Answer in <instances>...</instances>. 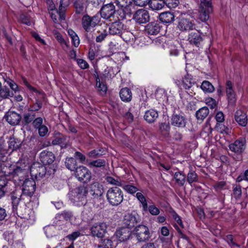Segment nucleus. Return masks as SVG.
I'll return each mask as SVG.
<instances>
[{"label":"nucleus","instance_id":"7","mask_svg":"<svg viewBox=\"0 0 248 248\" xmlns=\"http://www.w3.org/2000/svg\"><path fill=\"white\" fill-rule=\"evenodd\" d=\"M108 225L104 222H98L92 225L90 229L93 236L97 238L103 237L107 232Z\"/></svg>","mask_w":248,"mask_h":248},{"label":"nucleus","instance_id":"35","mask_svg":"<svg viewBox=\"0 0 248 248\" xmlns=\"http://www.w3.org/2000/svg\"><path fill=\"white\" fill-rule=\"evenodd\" d=\"M106 161L104 159H98L95 160H93L90 162L88 164V166L90 167H97L100 168L104 167L106 165Z\"/></svg>","mask_w":248,"mask_h":248},{"label":"nucleus","instance_id":"27","mask_svg":"<svg viewBox=\"0 0 248 248\" xmlns=\"http://www.w3.org/2000/svg\"><path fill=\"white\" fill-rule=\"evenodd\" d=\"M120 97L123 101L129 102L132 99V93L129 88H124L120 91Z\"/></svg>","mask_w":248,"mask_h":248},{"label":"nucleus","instance_id":"42","mask_svg":"<svg viewBox=\"0 0 248 248\" xmlns=\"http://www.w3.org/2000/svg\"><path fill=\"white\" fill-rule=\"evenodd\" d=\"M136 197L141 203L143 210L146 211L148 208V205L145 197L140 192H138L136 194Z\"/></svg>","mask_w":248,"mask_h":248},{"label":"nucleus","instance_id":"52","mask_svg":"<svg viewBox=\"0 0 248 248\" xmlns=\"http://www.w3.org/2000/svg\"><path fill=\"white\" fill-rule=\"evenodd\" d=\"M150 213L153 216H157L160 213V210L155 204H152L148 207Z\"/></svg>","mask_w":248,"mask_h":248},{"label":"nucleus","instance_id":"34","mask_svg":"<svg viewBox=\"0 0 248 248\" xmlns=\"http://www.w3.org/2000/svg\"><path fill=\"white\" fill-rule=\"evenodd\" d=\"M13 95V93L10 92L9 89L7 87L4 86L3 87L0 89V99H7L10 97H12Z\"/></svg>","mask_w":248,"mask_h":248},{"label":"nucleus","instance_id":"24","mask_svg":"<svg viewBox=\"0 0 248 248\" xmlns=\"http://www.w3.org/2000/svg\"><path fill=\"white\" fill-rule=\"evenodd\" d=\"M235 119L237 123L242 126H245L248 122L246 114L241 110H237L235 114Z\"/></svg>","mask_w":248,"mask_h":248},{"label":"nucleus","instance_id":"53","mask_svg":"<svg viewBox=\"0 0 248 248\" xmlns=\"http://www.w3.org/2000/svg\"><path fill=\"white\" fill-rule=\"evenodd\" d=\"M19 19L21 23L27 26H31L32 23L30 18L25 15H21Z\"/></svg>","mask_w":248,"mask_h":248},{"label":"nucleus","instance_id":"57","mask_svg":"<svg viewBox=\"0 0 248 248\" xmlns=\"http://www.w3.org/2000/svg\"><path fill=\"white\" fill-rule=\"evenodd\" d=\"M106 180L108 183L111 185H115L116 186H122V184L121 182L118 181L117 179H115L112 177H107Z\"/></svg>","mask_w":248,"mask_h":248},{"label":"nucleus","instance_id":"38","mask_svg":"<svg viewBox=\"0 0 248 248\" xmlns=\"http://www.w3.org/2000/svg\"><path fill=\"white\" fill-rule=\"evenodd\" d=\"M201 89L205 92L212 93L215 88L213 85L208 81H203L201 85Z\"/></svg>","mask_w":248,"mask_h":248},{"label":"nucleus","instance_id":"63","mask_svg":"<svg viewBox=\"0 0 248 248\" xmlns=\"http://www.w3.org/2000/svg\"><path fill=\"white\" fill-rule=\"evenodd\" d=\"M37 129H38L39 134L41 137L45 136L48 132V128L45 125H42Z\"/></svg>","mask_w":248,"mask_h":248},{"label":"nucleus","instance_id":"31","mask_svg":"<svg viewBox=\"0 0 248 248\" xmlns=\"http://www.w3.org/2000/svg\"><path fill=\"white\" fill-rule=\"evenodd\" d=\"M164 3L163 0H150L149 2L150 7L154 10L161 9L164 7Z\"/></svg>","mask_w":248,"mask_h":248},{"label":"nucleus","instance_id":"13","mask_svg":"<svg viewBox=\"0 0 248 248\" xmlns=\"http://www.w3.org/2000/svg\"><path fill=\"white\" fill-rule=\"evenodd\" d=\"M133 19L140 24L145 23L150 19L148 12L143 9H139L134 14Z\"/></svg>","mask_w":248,"mask_h":248},{"label":"nucleus","instance_id":"22","mask_svg":"<svg viewBox=\"0 0 248 248\" xmlns=\"http://www.w3.org/2000/svg\"><path fill=\"white\" fill-rule=\"evenodd\" d=\"M21 218H24L28 221V223L33 224L35 220V215L34 212L29 208L24 209L23 213L20 214Z\"/></svg>","mask_w":248,"mask_h":248},{"label":"nucleus","instance_id":"56","mask_svg":"<svg viewBox=\"0 0 248 248\" xmlns=\"http://www.w3.org/2000/svg\"><path fill=\"white\" fill-rule=\"evenodd\" d=\"M16 166H20L21 168L25 169V170L28 172L30 168V165L25 159H20L16 164Z\"/></svg>","mask_w":248,"mask_h":248},{"label":"nucleus","instance_id":"59","mask_svg":"<svg viewBox=\"0 0 248 248\" xmlns=\"http://www.w3.org/2000/svg\"><path fill=\"white\" fill-rule=\"evenodd\" d=\"M5 81L9 85L10 88L14 91L18 90V86L17 84L10 78L5 79Z\"/></svg>","mask_w":248,"mask_h":248},{"label":"nucleus","instance_id":"17","mask_svg":"<svg viewBox=\"0 0 248 248\" xmlns=\"http://www.w3.org/2000/svg\"><path fill=\"white\" fill-rule=\"evenodd\" d=\"M40 158L42 163L44 165H46L53 162L55 156L51 152L44 151L40 153Z\"/></svg>","mask_w":248,"mask_h":248},{"label":"nucleus","instance_id":"33","mask_svg":"<svg viewBox=\"0 0 248 248\" xmlns=\"http://www.w3.org/2000/svg\"><path fill=\"white\" fill-rule=\"evenodd\" d=\"M69 0H61L59 7L60 10V19H64V9L69 4Z\"/></svg>","mask_w":248,"mask_h":248},{"label":"nucleus","instance_id":"6","mask_svg":"<svg viewBox=\"0 0 248 248\" xmlns=\"http://www.w3.org/2000/svg\"><path fill=\"white\" fill-rule=\"evenodd\" d=\"M198 19L202 22L208 20L209 14L212 11L211 0H201Z\"/></svg>","mask_w":248,"mask_h":248},{"label":"nucleus","instance_id":"26","mask_svg":"<svg viewBox=\"0 0 248 248\" xmlns=\"http://www.w3.org/2000/svg\"><path fill=\"white\" fill-rule=\"evenodd\" d=\"M91 190L94 197L101 196L104 192L103 186L98 182H94L91 185Z\"/></svg>","mask_w":248,"mask_h":248},{"label":"nucleus","instance_id":"3","mask_svg":"<svg viewBox=\"0 0 248 248\" xmlns=\"http://www.w3.org/2000/svg\"><path fill=\"white\" fill-rule=\"evenodd\" d=\"M107 199L112 206L119 205L124 200V194L122 190L117 186L109 188L106 194Z\"/></svg>","mask_w":248,"mask_h":248},{"label":"nucleus","instance_id":"47","mask_svg":"<svg viewBox=\"0 0 248 248\" xmlns=\"http://www.w3.org/2000/svg\"><path fill=\"white\" fill-rule=\"evenodd\" d=\"M233 195L234 197L237 199H239L242 195L241 186L240 185H236L233 186Z\"/></svg>","mask_w":248,"mask_h":248},{"label":"nucleus","instance_id":"14","mask_svg":"<svg viewBox=\"0 0 248 248\" xmlns=\"http://www.w3.org/2000/svg\"><path fill=\"white\" fill-rule=\"evenodd\" d=\"M115 8L113 4L110 3L104 5L101 9L100 17L108 19L112 17L115 13Z\"/></svg>","mask_w":248,"mask_h":248},{"label":"nucleus","instance_id":"48","mask_svg":"<svg viewBox=\"0 0 248 248\" xmlns=\"http://www.w3.org/2000/svg\"><path fill=\"white\" fill-rule=\"evenodd\" d=\"M4 141L0 139V162L2 161L3 159L7 154V150L4 148Z\"/></svg>","mask_w":248,"mask_h":248},{"label":"nucleus","instance_id":"60","mask_svg":"<svg viewBox=\"0 0 248 248\" xmlns=\"http://www.w3.org/2000/svg\"><path fill=\"white\" fill-rule=\"evenodd\" d=\"M43 119L41 117H38L33 120L32 124L35 128L37 129L43 125Z\"/></svg>","mask_w":248,"mask_h":248},{"label":"nucleus","instance_id":"25","mask_svg":"<svg viewBox=\"0 0 248 248\" xmlns=\"http://www.w3.org/2000/svg\"><path fill=\"white\" fill-rule=\"evenodd\" d=\"M123 25L120 21L112 23L109 28V32L111 35H119L122 32Z\"/></svg>","mask_w":248,"mask_h":248},{"label":"nucleus","instance_id":"10","mask_svg":"<svg viewBox=\"0 0 248 248\" xmlns=\"http://www.w3.org/2000/svg\"><path fill=\"white\" fill-rule=\"evenodd\" d=\"M36 183L33 178H30L25 179L22 185L23 194L31 197L35 190Z\"/></svg>","mask_w":248,"mask_h":248},{"label":"nucleus","instance_id":"39","mask_svg":"<svg viewBox=\"0 0 248 248\" xmlns=\"http://www.w3.org/2000/svg\"><path fill=\"white\" fill-rule=\"evenodd\" d=\"M85 1V0H76L74 2V6L77 13L80 14L83 12Z\"/></svg>","mask_w":248,"mask_h":248},{"label":"nucleus","instance_id":"20","mask_svg":"<svg viewBox=\"0 0 248 248\" xmlns=\"http://www.w3.org/2000/svg\"><path fill=\"white\" fill-rule=\"evenodd\" d=\"M172 125L178 127H184L186 124V120L184 116L179 114H173L171 119Z\"/></svg>","mask_w":248,"mask_h":248},{"label":"nucleus","instance_id":"44","mask_svg":"<svg viewBox=\"0 0 248 248\" xmlns=\"http://www.w3.org/2000/svg\"><path fill=\"white\" fill-rule=\"evenodd\" d=\"M123 189L127 193L133 194L138 191V188L136 186L131 184L125 185L122 186Z\"/></svg>","mask_w":248,"mask_h":248},{"label":"nucleus","instance_id":"4","mask_svg":"<svg viewBox=\"0 0 248 248\" xmlns=\"http://www.w3.org/2000/svg\"><path fill=\"white\" fill-rule=\"evenodd\" d=\"M114 3L124 12L131 11L132 9H135V6L140 7L146 5L147 0H114Z\"/></svg>","mask_w":248,"mask_h":248},{"label":"nucleus","instance_id":"8","mask_svg":"<svg viewBox=\"0 0 248 248\" xmlns=\"http://www.w3.org/2000/svg\"><path fill=\"white\" fill-rule=\"evenodd\" d=\"M134 235L139 242H145L148 240L150 237V233L148 228L142 225L135 228Z\"/></svg>","mask_w":248,"mask_h":248},{"label":"nucleus","instance_id":"51","mask_svg":"<svg viewBox=\"0 0 248 248\" xmlns=\"http://www.w3.org/2000/svg\"><path fill=\"white\" fill-rule=\"evenodd\" d=\"M124 40L125 42H130L133 41L134 39V35L132 33L129 31H124L122 34Z\"/></svg>","mask_w":248,"mask_h":248},{"label":"nucleus","instance_id":"1","mask_svg":"<svg viewBox=\"0 0 248 248\" xmlns=\"http://www.w3.org/2000/svg\"><path fill=\"white\" fill-rule=\"evenodd\" d=\"M88 191L84 186L77 187L71 191L69 194V198L76 206L84 205L87 202Z\"/></svg>","mask_w":248,"mask_h":248},{"label":"nucleus","instance_id":"55","mask_svg":"<svg viewBox=\"0 0 248 248\" xmlns=\"http://www.w3.org/2000/svg\"><path fill=\"white\" fill-rule=\"evenodd\" d=\"M187 179L188 183L191 184L197 181V175L194 171H191L188 173Z\"/></svg>","mask_w":248,"mask_h":248},{"label":"nucleus","instance_id":"28","mask_svg":"<svg viewBox=\"0 0 248 248\" xmlns=\"http://www.w3.org/2000/svg\"><path fill=\"white\" fill-rule=\"evenodd\" d=\"M145 120L149 123H154L158 117V114L157 111L155 109H150L147 110L144 115Z\"/></svg>","mask_w":248,"mask_h":248},{"label":"nucleus","instance_id":"15","mask_svg":"<svg viewBox=\"0 0 248 248\" xmlns=\"http://www.w3.org/2000/svg\"><path fill=\"white\" fill-rule=\"evenodd\" d=\"M52 144L54 145H60L62 148H66L69 144V138L60 133L54 134Z\"/></svg>","mask_w":248,"mask_h":248},{"label":"nucleus","instance_id":"23","mask_svg":"<svg viewBox=\"0 0 248 248\" xmlns=\"http://www.w3.org/2000/svg\"><path fill=\"white\" fill-rule=\"evenodd\" d=\"M123 222L126 227L125 228L129 229V228H132L136 225L137 220L134 215L131 214H127L124 216Z\"/></svg>","mask_w":248,"mask_h":248},{"label":"nucleus","instance_id":"45","mask_svg":"<svg viewBox=\"0 0 248 248\" xmlns=\"http://www.w3.org/2000/svg\"><path fill=\"white\" fill-rule=\"evenodd\" d=\"M42 107V103L41 101L38 99L36 100V102L30 106L28 110L31 111H37Z\"/></svg>","mask_w":248,"mask_h":248},{"label":"nucleus","instance_id":"58","mask_svg":"<svg viewBox=\"0 0 248 248\" xmlns=\"http://www.w3.org/2000/svg\"><path fill=\"white\" fill-rule=\"evenodd\" d=\"M168 6L170 8H175L179 3V0H165V2Z\"/></svg>","mask_w":248,"mask_h":248},{"label":"nucleus","instance_id":"37","mask_svg":"<svg viewBox=\"0 0 248 248\" xmlns=\"http://www.w3.org/2000/svg\"><path fill=\"white\" fill-rule=\"evenodd\" d=\"M216 128L218 132L222 134L229 135L231 133V128L226 126L221 123H217Z\"/></svg>","mask_w":248,"mask_h":248},{"label":"nucleus","instance_id":"11","mask_svg":"<svg viewBox=\"0 0 248 248\" xmlns=\"http://www.w3.org/2000/svg\"><path fill=\"white\" fill-rule=\"evenodd\" d=\"M75 175L79 181L84 183L89 182L91 178L90 171L84 166H79L76 169Z\"/></svg>","mask_w":248,"mask_h":248},{"label":"nucleus","instance_id":"54","mask_svg":"<svg viewBox=\"0 0 248 248\" xmlns=\"http://www.w3.org/2000/svg\"><path fill=\"white\" fill-rule=\"evenodd\" d=\"M35 115L33 113H26L23 116V120L26 124H29L33 121Z\"/></svg>","mask_w":248,"mask_h":248},{"label":"nucleus","instance_id":"41","mask_svg":"<svg viewBox=\"0 0 248 248\" xmlns=\"http://www.w3.org/2000/svg\"><path fill=\"white\" fill-rule=\"evenodd\" d=\"M170 126L167 123H161L159 125V130L161 134L165 137H168L170 133Z\"/></svg>","mask_w":248,"mask_h":248},{"label":"nucleus","instance_id":"5","mask_svg":"<svg viewBox=\"0 0 248 248\" xmlns=\"http://www.w3.org/2000/svg\"><path fill=\"white\" fill-rule=\"evenodd\" d=\"M100 21L101 17L98 14L92 16L85 15L82 17L81 25L86 32H91L94 28L99 24Z\"/></svg>","mask_w":248,"mask_h":248},{"label":"nucleus","instance_id":"30","mask_svg":"<svg viewBox=\"0 0 248 248\" xmlns=\"http://www.w3.org/2000/svg\"><path fill=\"white\" fill-rule=\"evenodd\" d=\"M174 19V16L169 12L162 13L159 15V19L163 23H171Z\"/></svg>","mask_w":248,"mask_h":248},{"label":"nucleus","instance_id":"43","mask_svg":"<svg viewBox=\"0 0 248 248\" xmlns=\"http://www.w3.org/2000/svg\"><path fill=\"white\" fill-rule=\"evenodd\" d=\"M96 87L101 94H104L107 91V87L105 84L100 82L99 77L96 78Z\"/></svg>","mask_w":248,"mask_h":248},{"label":"nucleus","instance_id":"61","mask_svg":"<svg viewBox=\"0 0 248 248\" xmlns=\"http://www.w3.org/2000/svg\"><path fill=\"white\" fill-rule=\"evenodd\" d=\"M77 63L78 65V66L81 68V69H86L89 67V64L87 62L83 59H78L77 60Z\"/></svg>","mask_w":248,"mask_h":248},{"label":"nucleus","instance_id":"46","mask_svg":"<svg viewBox=\"0 0 248 248\" xmlns=\"http://www.w3.org/2000/svg\"><path fill=\"white\" fill-rule=\"evenodd\" d=\"M112 241L110 239H105L101 241L100 244L99 245L100 248H113Z\"/></svg>","mask_w":248,"mask_h":248},{"label":"nucleus","instance_id":"50","mask_svg":"<svg viewBox=\"0 0 248 248\" xmlns=\"http://www.w3.org/2000/svg\"><path fill=\"white\" fill-rule=\"evenodd\" d=\"M3 236L6 241L11 242L15 238V234L13 232L7 231L4 232Z\"/></svg>","mask_w":248,"mask_h":248},{"label":"nucleus","instance_id":"36","mask_svg":"<svg viewBox=\"0 0 248 248\" xmlns=\"http://www.w3.org/2000/svg\"><path fill=\"white\" fill-rule=\"evenodd\" d=\"M65 164L66 168L71 171L74 170L77 166L76 160L73 157L66 158Z\"/></svg>","mask_w":248,"mask_h":248},{"label":"nucleus","instance_id":"40","mask_svg":"<svg viewBox=\"0 0 248 248\" xmlns=\"http://www.w3.org/2000/svg\"><path fill=\"white\" fill-rule=\"evenodd\" d=\"M174 178L177 183L181 186L184 185L186 181L185 175L181 172H176L174 175Z\"/></svg>","mask_w":248,"mask_h":248},{"label":"nucleus","instance_id":"19","mask_svg":"<svg viewBox=\"0 0 248 248\" xmlns=\"http://www.w3.org/2000/svg\"><path fill=\"white\" fill-rule=\"evenodd\" d=\"M226 93L229 102L230 104H234L236 101L235 93L232 88V84L231 81H227L226 83Z\"/></svg>","mask_w":248,"mask_h":248},{"label":"nucleus","instance_id":"12","mask_svg":"<svg viewBox=\"0 0 248 248\" xmlns=\"http://www.w3.org/2000/svg\"><path fill=\"white\" fill-rule=\"evenodd\" d=\"M187 40L190 44L200 47L203 42L202 32L198 30L192 31L189 33Z\"/></svg>","mask_w":248,"mask_h":248},{"label":"nucleus","instance_id":"64","mask_svg":"<svg viewBox=\"0 0 248 248\" xmlns=\"http://www.w3.org/2000/svg\"><path fill=\"white\" fill-rule=\"evenodd\" d=\"M75 157L81 163H83L86 160V156L83 154L79 152H75Z\"/></svg>","mask_w":248,"mask_h":248},{"label":"nucleus","instance_id":"21","mask_svg":"<svg viewBox=\"0 0 248 248\" xmlns=\"http://www.w3.org/2000/svg\"><path fill=\"white\" fill-rule=\"evenodd\" d=\"M115 235L120 241H124L127 240L130 235V230L126 228H122L116 231Z\"/></svg>","mask_w":248,"mask_h":248},{"label":"nucleus","instance_id":"2","mask_svg":"<svg viewBox=\"0 0 248 248\" xmlns=\"http://www.w3.org/2000/svg\"><path fill=\"white\" fill-rule=\"evenodd\" d=\"M177 19V27L180 31H187L196 28L194 19L189 13H182Z\"/></svg>","mask_w":248,"mask_h":248},{"label":"nucleus","instance_id":"16","mask_svg":"<svg viewBox=\"0 0 248 248\" xmlns=\"http://www.w3.org/2000/svg\"><path fill=\"white\" fill-rule=\"evenodd\" d=\"M160 30V26L157 22H151L145 26V31L149 35L157 34Z\"/></svg>","mask_w":248,"mask_h":248},{"label":"nucleus","instance_id":"62","mask_svg":"<svg viewBox=\"0 0 248 248\" xmlns=\"http://www.w3.org/2000/svg\"><path fill=\"white\" fill-rule=\"evenodd\" d=\"M27 172L25 170V169L21 168L20 166H16V168L14 170L15 175H19L21 174H25Z\"/></svg>","mask_w":248,"mask_h":248},{"label":"nucleus","instance_id":"32","mask_svg":"<svg viewBox=\"0 0 248 248\" xmlns=\"http://www.w3.org/2000/svg\"><path fill=\"white\" fill-rule=\"evenodd\" d=\"M209 109L207 107H202L199 109L196 113L198 120L203 121L208 115Z\"/></svg>","mask_w":248,"mask_h":248},{"label":"nucleus","instance_id":"9","mask_svg":"<svg viewBox=\"0 0 248 248\" xmlns=\"http://www.w3.org/2000/svg\"><path fill=\"white\" fill-rule=\"evenodd\" d=\"M229 149L236 155H241L246 148V140L240 138L229 145Z\"/></svg>","mask_w":248,"mask_h":248},{"label":"nucleus","instance_id":"18","mask_svg":"<svg viewBox=\"0 0 248 248\" xmlns=\"http://www.w3.org/2000/svg\"><path fill=\"white\" fill-rule=\"evenodd\" d=\"M5 117L7 122L13 125L18 124L21 118L19 114L14 111L8 112Z\"/></svg>","mask_w":248,"mask_h":248},{"label":"nucleus","instance_id":"29","mask_svg":"<svg viewBox=\"0 0 248 248\" xmlns=\"http://www.w3.org/2000/svg\"><path fill=\"white\" fill-rule=\"evenodd\" d=\"M194 81L190 75L186 74L182 79V83L178 84L180 88L189 89L192 86Z\"/></svg>","mask_w":248,"mask_h":248},{"label":"nucleus","instance_id":"49","mask_svg":"<svg viewBox=\"0 0 248 248\" xmlns=\"http://www.w3.org/2000/svg\"><path fill=\"white\" fill-rule=\"evenodd\" d=\"M101 151V150L100 149H94L88 152L87 155L90 158H96L102 155Z\"/></svg>","mask_w":248,"mask_h":248}]
</instances>
